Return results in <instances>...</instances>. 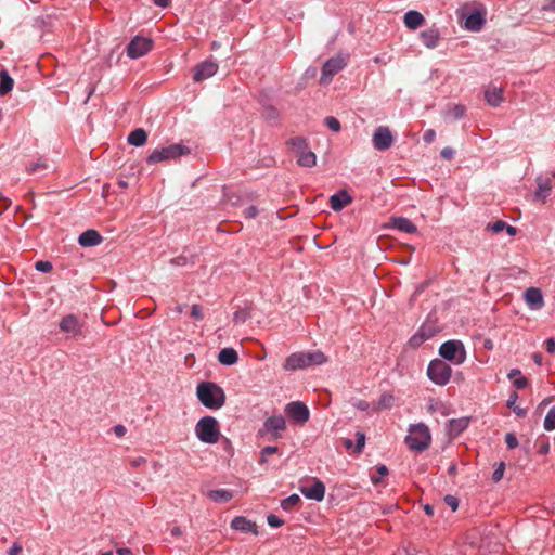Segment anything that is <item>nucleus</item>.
I'll return each mask as SVG.
<instances>
[{
	"label": "nucleus",
	"mask_w": 555,
	"mask_h": 555,
	"mask_svg": "<svg viewBox=\"0 0 555 555\" xmlns=\"http://www.w3.org/2000/svg\"><path fill=\"white\" fill-rule=\"evenodd\" d=\"M326 361L325 354L320 350L294 352L286 358L283 369L286 371L304 370L324 364Z\"/></svg>",
	"instance_id": "1"
},
{
	"label": "nucleus",
	"mask_w": 555,
	"mask_h": 555,
	"mask_svg": "<svg viewBox=\"0 0 555 555\" xmlns=\"http://www.w3.org/2000/svg\"><path fill=\"white\" fill-rule=\"evenodd\" d=\"M196 395L199 402L210 410H218L222 408L225 402L223 389L211 382L199 383L196 387Z\"/></svg>",
	"instance_id": "2"
},
{
	"label": "nucleus",
	"mask_w": 555,
	"mask_h": 555,
	"mask_svg": "<svg viewBox=\"0 0 555 555\" xmlns=\"http://www.w3.org/2000/svg\"><path fill=\"white\" fill-rule=\"evenodd\" d=\"M431 441L429 428L424 423L411 425L405 442L410 450L423 452Z\"/></svg>",
	"instance_id": "3"
},
{
	"label": "nucleus",
	"mask_w": 555,
	"mask_h": 555,
	"mask_svg": "<svg viewBox=\"0 0 555 555\" xmlns=\"http://www.w3.org/2000/svg\"><path fill=\"white\" fill-rule=\"evenodd\" d=\"M195 434L197 439L204 443H217L220 438L218 421L212 416L202 417L195 425Z\"/></svg>",
	"instance_id": "4"
},
{
	"label": "nucleus",
	"mask_w": 555,
	"mask_h": 555,
	"mask_svg": "<svg viewBox=\"0 0 555 555\" xmlns=\"http://www.w3.org/2000/svg\"><path fill=\"white\" fill-rule=\"evenodd\" d=\"M190 147L181 143L170 144L160 149L154 150L147 157L149 164H156L163 160L177 159L180 156L189 155Z\"/></svg>",
	"instance_id": "5"
},
{
	"label": "nucleus",
	"mask_w": 555,
	"mask_h": 555,
	"mask_svg": "<svg viewBox=\"0 0 555 555\" xmlns=\"http://www.w3.org/2000/svg\"><path fill=\"white\" fill-rule=\"evenodd\" d=\"M439 354L454 364H462L466 360V351L461 340H448L441 344Z\"/></svg>",
	"instance_id": "6"
},
{
	"label": "nucleus",
	"mask_w": 555,
	"mask_h": 555,
	"mask_svg": "<svg viewBox=\"0 0 555 555\" xmlns=\"http://www.w3.org/2000/svg\"><path fill=\"white\" fill-rule=\"evenodd\" d=\"M452 374V369L440 359L430 361L427 367L428 378L436 385L444 386L449 383Z\"/></svg>",
	"instance_id": "7"
},
{
	"label": "nucleus",
	"mask_w": 555,
	"mask_h": 555,
	"mask_svg": "<svg viewBox=\"0 0 555 555\" xmlns=\"http://www.w3.org/2000/svg\"><path fill=\"white\" fill-rule=\"evenodd\" d=\"M348 60V55L341 53L328 59L322 67L320 82L323 85L328 83L337 73L347 66Z\"/></svg>",
	"instance_id": "8"
},
{
	"label": "nucleus",
	"mask_w": 555,
	"mask_h": 555,
	"mask_svg": "<svg viewBox=\"0 0 555 555\" xmlns=\"http://www.w3.org/2000/svg\"><path fill=\"white\" fill-rule=\"evenodd\" d=\"M286 422L282 415H273L268 417L261 429H259L258 435L263 437L267 434L271 435V439L276 440L281 438V433L285 430Z\"/></svg>",
	"instance_id": "9"
},
{
	"label": "nucleus",
	"mask_w": 555,
	"mask_h": 555,
	"mask_svg": "<svg viewBox=\"0 0 555 555\" xmlns=\"http://www.w3.org/2000/svg\"><path fill=\"white\" fill-rule=\"evenodd\" d=\"M153 47V41L145 37L137 36L127 46V55L130 59H139L145 55Z\"/></svg>",
	"instance_id": "10"
},
{
	"label": "nucleus",
	"mask_w": 555,
	"mask_h": 555,
	"mask_svg": "<svg viewBox=\"0 0 555 555\" xmlns=\"http://www.w3.org/2000/svg\"><path fill=\"white\" fill-rule=\"evenodd\" d=\"M286 415L296 424H305L310 416L308 406L300 401H293L285 406Z\"/></svg>",
	"instance_id": "11"
},
{
	"label": "nucleus",
	"mask_w": 555,
	"mask_h": 555,
	"mask_svg": "<svg viewBox=\"0 0 555 555\" xmlns=\"http://www.w3.org/2000/svg\"><path fill=\"white\" fill-rule=\"evenodd\" d=\"M372 143L375 150L386 151L391 147L393 143V135L390 129L386 126H379L375 129Z\"/></svg>",
	"instance_id": "12"
},
{
	"label": "nucleus",
	"mask_w": 555,
	"mask_h": 555,
	"mask_svg": "<svg viewBox=\"0 0 555 555\" xmlns=\"http://www.w3.org/2000/svg\"><path fill=\"white\" fill-rule=\"evenodd\" d=\"M59 327L70 337H78L82 334V324L74 314L63 317L59 323Z\"/></svg>",
	"instance_id": "13"
},
{
	"label": "nucleus",
	"mask_w": 555,
	"mask_h": 555,
	"mask_svg": "<svg viewBox=\"0 0 555 555\" xmlns=\"http://www.w3.org/2000/svg\"><path fill=\"white\" fill-rule=\"evenodd\" d=\"M218 70V64L212 60H206L199 63L194 69L193 79L196 82L212 77Z\"/></svg>",
	"instance_id": "14"
},
{
	"label": "nucleus",
	"mask_w": 555,
	"mask_h": 555,
	"mask_svg": "<svg viewBox=\"0 0 555 555\" xmlns=\"http://www.w3.org/2000/svg\"><path fill=\"white\" fill-rule=\"evenodd\" d=\"M300 492L309 500L322 501L325 495V486L322 481L315 479L310 486H301Z\"/></svg>",
	"instance_id": "15"
},
{
	"label": "nucleus",
	"mask_w": 555,
	"mask_h": 555,
	"mask_svg": "<svg viewBox=\"0 0 555 555\" xmlns=\"http://www.w3.org/2000/svg\"><path fill=\"white\" fill-rule=\"evenodd\" d=\"M524 298L531 310H540L544 306L543 294L540 288L529 287L524 293Z\"/></svg>",
	"instance_id": "16"
},
{
	"label": "nucleus",
	"mask_w": 555,
	"mask_h": 555,
	"mask_svg": "<svg viewBox=\"0 0 555 555\" xmlns=\"http://www.w3.org/2000/svg\"><path fill=\"white\" fill-rule=\"evenodd\" d=\"M352 202V197L346 190H340L338 193L333 194L330 198L331 208L334 211L341 210L345 206Z\"/></svg>",
	"instance_id": "17"
},
{
	"label": "nucleus",
	"mask_w": 555,
	"mask_h": 555,
	"mask_svg": "<svg viewBox=\"0 0 555 555\" xmlns=\"http://www.w3.org/2000/svg\"><path fill=\"white\" fill-rule=\"evenodd\" d=\"M423 44L428 49H434L438 46L440 40V33L438 28L431 27L420 34Z\"/></svg>",
	"instance_id": "18"
},
{
	"label": "nucleus",
	"mask_w": 555,
	"mask_h": 555,
	"mask_svg": "<svg viewBox=\"0 0 555 555\" xmlns=\"http://www.w3.org/2000/svg\"><path fill=\"white\" fill-rule=\"evenodd\" d=\"M102 242V236L95 230H87L78 237L79 245L83 247L96 246Z\"/></svg>",
	"instance_id": "19"
},
{
	"label": "nucleus",
	"mask_w": 555,
	"mask_h": 555,
	"mask_svg": "<svg viewBox=\"0 0 555 555\" xmlns=\"http://www.w3.org/2000/svg\"><path fill=\"white\" fill-rule=\"evenodd\" d=\"M390 224L393 229L409 234L415 233L417 231L416 225L404 217L391 218Z\"/></svg>",
	"instance_id": "20"
},
{
	"label": "nucleus",
	"mask_w": 555,
	"mask_h": 555,
	"mask_svg": "<svg viewBox=\"0 0 555 555\" xmlns=\"http://www.w3.org/2000/svg\"><path fill=\"white\" fill-rule=\"evenodd\" d=\"M231 528L236 531L257 534L256 524L242 516H237L231 521Z\"/></svg>",
	"instance_id": "21"
},
{
	"label": "nucleus",
	"mask_w": 555,
	"mask_h": 555,
	"mask_svg": "<svg viewBox=\"0 0 555 555\" xmlns=\"http://www.w3.org/2000/svg\"><path fill=\"white\" fill-rule=\"evenodd\" d=\"M485 24V18L479 11L470 13L464 22V26L467 30L479 31Z\"/></svg>",
	"instance_id": "22"
},
{
	"label": "nucleus",
	"mask_w": 555,
	"mask_h": 555,
	"mask_svg": "<svg viewBox=\"0 0 555 555\" xmlns=\"http://www.w3.org/2000/svg\"><path fill=\"white\" fill-rule=\"evenodd\" d=\"M403 21L408 28L415 30L424 24L425 18L420 12L411 10L404 14Z\"/></svg>",
	"instance_id": "23"
},
{
	"label": "nucleus",
	"mask_w": 555,
	"mask_h": 555,
	"mask_svg": "<svg viewBox=\"0 0 555 555\" xmlns=\"http://www.w3.org/2000/svg\"><path fill=\"white\" fill-rule=\"evenodd\" d=\"M503 89L492 87L489 88L485 93V99L487 103L493 107L499 106L503 101Z\"/></svg>",
	"instance_id": "24"
},
{
	"label": "nucleus",
	"mask_w": 555,
	"mask_h": 555,
	"mask_svg": "<svg viewBox=\"0 0 555 555\" xmlns=\"http://www.w3.org/2000/svg\"><path fill=\"white\" fill-rule=\"evenodd\" d=\"M218 360L223 365H233L238 361V356L233 348H223L218 354Z\"/></svg>",
	"instance_id": "25"
},
{
	"label": "nucleus",
	"mask_w": 555,
	"mask_h": 555,
	"mask_svg": "<svg viewBox=\"0 0 555 555\" xmlns=\"http://www.w3.org/2000/svg\"><path fill=\"white\" fill-rule=\"evenodd\" d=\"M207 495L210 500L217 503H227L233 498L232 491L225 489L210 490Z\"/></svg>",
	"instance_id": "26"
},
{
	"label": "nucleus",
	"mask_w": 555,
	"mask_h": 555,
	"mask_svg": "<svg viewBox=\"0 0 555 555\" xmlns=\"http://www.w3.org/2000/svg\"><path fill=\"white\" fill-rule=\"evenodd\" d=\"M468 426V418L450 420L448 422V431L450 435L457 436Z\"/></svg>",
	"instance_id": "27"
},
{
	"label": "nucleus",
	"mask_w": 555,
	"mask_h": 555,
	"mask_svg": "<svg viewBox=\"0 0 555 555\" xmlns=\"http://www.w3.org/2000/svg\"><path fill=\"white\" fill-rule=\"evenodd\" d=\"M146 132L139 128L130 132L128 135V143L133 146H141L146 142Z\"/></svg>",
	"instance_id": "28"
},
{
	"label": "nucleus",
	"mask_w": 555,
	"mask_h": 555,
	"mask_svg": "<svg viewBox=\"0 0 555 555\" xmlns=\"http://www.w3.org/2000/svg\"><path fill=\"white\" fill-rule=\"evenodd\" d=\"M14 86V81L5 69L0 73V94H8Z\"/></svg>",
	"instance_id": "29"
},
{
	"label": "nucleus",
	"mask_w": 555,
	"mask_h": 555,
	"mask_svg": "<svg viewBox=\"0 0 555 555\" xmlns=\"http://www.w3.org/2000/svg\"><path fill=\"white\" fill-rule=\"evenodd\" d=\"M297 163L302 167H313L317 164V156L311 151H304L298 154Z\"/></svg>",
	"instance_id": "30"
},
{
	"label": "nucleus",
	"mask_w": 555,
	"mask_h": 555,
	"mask_svg": "<svg viewBox=\"0 0 555 555\" xmlns=\"http://www.w3.org/2000/svg\"><path fill=\"white\" fill-rule=\"evenodd\" d=\"M551 193V185L547 180L541 178L538 179V188L534 192V197L539 199H545Z\"/></svg>",
	"instance_id": "31"
},
{
	"label": "nucleus",
	"mask_w": 555,
	"mask_h": 555,
	"mask_svg": "<svg viewBox=\"0 0 555 555\" xmlns=\"http://www.w3.org/2000/svg\"><path fill=\"white\" fill-rule=\"evenodd\" d=\"M395 403V396L390 392H384L375 406L376 411L390 409Z\"/></svg>",
	"instance_id": "32"
},
{
	"label": "nucleus",
	"mask_w": 555,
	"mask_h": 555,
	"mask_svg": "<svg viewBox=\"0 0 555 555\" xmlns=\"http://www.w3.org/2000/svg\"><path fill=\"white\" fill-rule=\"evenodd\" d=\"M288 144L298 154L307 150V141L300 137L292 138Z\"/></svg>",
	"instance_id": "33"
},
{
	"label": "nucleus",
	"mask_w": 555,
	"mask_h": 555,
	"mask_svg": "<svg viewBox=\"0 0 555 555\" xmlns=\"http://www.w3.org/2000/svg\"><path fill=\"white\" fill-rule=\"evenodd\" d=\"M300 502V496L298 494H292L287 496L286 499L281 501V507L284 511H289L294 506H296Z\"/></svg>",
	"instance_id": "34"
},
{
	"label": "nucleus",
	"mask_w": 555,
	"mask_h": 555,
	"mask_svg": "<svg viewBox=\"0 0 555 555\" xmlns=\"http://www.w3.org/2000/svg\"><path fill=\"white\" fill-rule=\"evenodd\" d=\"M544 429L551 431L555 429V406L551 408L544 418Z\"/></svg>",
	"instance_id": "35"
},
{
	"label": "nucleus",
	"mask_w": 555,
	"mask_h": 555,
	"mask_svg": "<svg viewBox=\"0 0 555 555\" xmlns=\"http://www.w3.org/2000/svg\"><path fill=\"white\" fill-rule=\"evenodd\" d=\"M465 114V107L463 105H454L452 108H450L448 112H447V117H450V118H453V119H460L464 116Z\"/></svg>",
	"instance_id": "36"
},
{
	"label": "nucleus",
	"mask_w": 555,
	"mask_h": 555,
	"mask_svg": "<svg viewBox=\"0 0 555 555\" xmlns=\"http://www.w3.org/2000/svg\"><path fill=\"white\" fill-rule=\"evenodd\" d=\"M276 452H278V447H274V446L264 447L261 450L259 463L264 464L268 461V456L275 454Z\"/></svg>",
	"instance_id": "37"
},
{
	"label": "nucleus",
	"mask_w": 555,
	"mask_h": 555,
	"mask_svg": "<svg viewBox=\"0 0 555 555\" xmlns=\"http://www.w3.org/2000/svg\"><path fill=\"white\" fill-rule=\"evenodd\" d=\"M388 475V468L385 465L377 466L376 475L371 477L373 483L377 485L385 476Z\"/></svg>",
	"instance_id": "38"
},
{
	"label": "nucleus",
	"mask_w": 555,
	"mask_h": 555,
	"mask_svg": "<svg viewBox=\"0 0 555 555\" xmlns=\"http://www.w3.org/2000/svg\"><path fill=\"white\" fill-rule=\"evenodd\" d=\"M506 227V222L502 220H498L493 223H489L487 225V230L491 231L492 233H500L502 232Z\"/></svg>",
	"instance_id": "39"
},
{
	"label": "nucleus",
	"mask_w": 555,
	"mask_h": 555,
	"mask_svg": "<svg viewBox=\"0 0 555 555\" xmlns=\"http://www.w3.org/2000/svg\"><path fill=\"white\" fill-rule=\"evenodd\" d=\"M504 470H505V464H504V462H500L498 467L494 469V472L492 474V480L494 482H499L503 478Z\"/></svg>",
	"instance_id": "40"
},
{
	"label": "nucleus",
	"mask_w": 555,
	"mask_h": 555,
	"mask_svg": "<svg viewBox=\"0 0 555 555\" xmlns=\"http://www.w3.org/2000/svg\"><path fill=\"white\" fill-rule=\"evenodd\" d=\"M35 268L39 272L48 273L52 270V263L50 261L39 260L35 263Z\"/></svg>",
	"instance_id": "41"
},
{
	"label": "nucleus",
	"mask_w": 555,
	"mask_h": 555,
	"mask_svg": "<svg viewBox=\"0 0 555 555\" xmlns=\"http://www.w3.org/2000/svg\"><path fill=\"white\" fill-rule=\"evenodd\" d=\"M325 125L334 132H337L340 130V122L335 117H326L325 118Z\"/></svg>",
	"instance_id": "42"
},
{
	"label": "nucleus",
	"mask_w": 555,
	"mask_h": 555,
	"mask_svg": "<svg viewBox=\"0 0 555 555\" xmlns=\"http://www.w3.org/2000/svg\"><path fill=\"white\" fill-rule=\"evenodd\" d=\"M356 440H357V444H356V451L357 452H361L364 444H365V434L362 433V431H357L356 433Z\"/></svg>",
	"instance_id": "43"
},
{
	"label": "nucleus",
	"mask_w": 555,
	"mask_h": 555,
	"mask_svg": "<svg viewBox=\"0 0 555 555\" xmlns=\"http://www.w3.org/2000/svg\"><path fill=\"white\" fill-rule=\"evenodd\" d=\"M505 443L509 449H515L518 446V439L513 433L505 435Z\"/></svg>",
	"instance_id": "44"
},
{
	"label": "nucleus",
	"mask_w": 555,
	"mask_h": 555,
	"mask_svg": "<svg viewBox=\"0 0 555 555\" xmlns=\"http://www.w3.org/2000/svg\"><path fill=\"white\" fill-rule=\"evenodd\" d=\"M267 521H268V525L273 528H279L284 524V521L282 519H280L276 515H273V514H271L267 517Z\"/></svg>",
	"instance_id": "45"
},
{
	"label": "nucleus",
	"mask_w": 555,
	"mask_h": 555,
	"mask_svg": "<svg viewBox=\"0 0 555 555\" xmlns=\"http://www.w3.org/2000/svg\"><path fill=\"white\" fill-rule=\"evenodd\" d=\"M249 314L244 310L234 312L233 320L235 323H244L248 319Z\"/></svg>",
	"instance_id": "46"
},
{
	"label": "nucleus",
	"mask_w": 555,
	"mask_h": 555,
	"mask_svg": "<svg viewBox=\"0 0 555 555\" xmlns=\"http://www.w3.org/2000/svg\"><path fill=\"white\" fill-rule=\"evenodd\" d=\"M263 115L269 120H275L279 116V112L274 107L269 106L264 108Z\"/></svg>",
	"instance_id": "47"
},
{
	"label": "nucleus",
	"mask_w": 555,
	"mask_h": 555,
	"mask_svg": "<svg viewBox=\"0 0 555 555\" xmlns=\"http://www.w3.org/2000/svg\"><path fill=\"white\" fill-rule=\"evenodd\" d=\"M436 139V132L434 129H428L424 132V135H423V140L424 142H426L427 144H430L435 141Z\"/></svg>",
	"instance_id": "48"
},
{
	"label": "nucleus",
	"mask_w": 555,
	"mask_h": 555,
	"mask_svg": "<svg viewBox=\"0 0 555 555\" xmlns=\"http://www.w3.org/2000/svg\"><path fill=\"white\" fill-rule=\"evenodd\" d=\"M444 501H446V503H447V504L452 508V511H453V512L457 509V507H459V501H457V499H456L455 496H453V495H447V496L444 498Z\"/></svg>",
	"instance_id": "49"
},
{
	"label": "nucleus",
	"mask_w": 555,
	"mask_h": 555,
	"mask_svg": "<svg viewBox=\"0 0 555 555\" xmlns=\"http://www.w3.org/2000/svg\"><path fill=\"white\" fill-rule=\"evenodd\" d=\"M191 317L197 320L203 319L202 307L199 305H193L191 308Z\"/></svg>",
	"instance_id": "50"
},
{
	"label": "nucleus",
	"mask_w": 555,
	"mask_h": 555,
	"mask_svg": "<svg viewBox=\"0 0 555 555\" xmlns=\"http://www.w3.org/2000/svg\"><path fill=\"white\" fill-rule=\"evenodd\" d=\"M244 215L248 219L255 218L258 215V209L256 206H249L244 210Z\"/></svg>",
	"instance_id": "51"
},
{
	"label": "nucleus",
	"mask_w": 555,
	"mask_h": 555,
	"mask_svg": "<svg viewBox=\"0 0 555 555\" xmlns=\"http://www.w3.org/2000/svg\"><path fill=\"white\" fill-rule=\"evenodd\" d=\"M440 154L442 158L450 160L454 156V151L451 147H444L441 150Z\"/></svg>",
	"instance_id": "52"
},
{
	"label": "nucleus",
	"mask_w": 555,
	"mask_h": 555,
	"mask_svg": "<svg viewBox=\"0 0 555 555\" xmlns=\"http://www.w3.org/2000/svg\"><path fill=\"white\" fill-rule=\"evenodd\" d=\"M427 337L423 336V335H414L411 339H410V344L413 346V347H416V346H420Z\"/></svg>",
	"instance_id": "53"
},
{
	"label": "nucleus",
	"mask_w": 555,
	"mask_h": 555,
	"mask_svg": "<svg viewBox=\"0 0 555 555\" xmlns=\"http://www.w3.org/2000/svg\"><path fill=\"white\" fill-rule=\"evenodd\" d=\"M545 348L548 353H555V339L554 338H547L545 340Z\"/></svg>",
	"instance_id": "54"
},
{
	"label": "nucleus",
	"mask_w": 555,
	"mask_h": 555,
	"mask_svg": "<svg viewBox=\"0 0 555 555\" xmlns=\"http://www.w3.org/2000/svg\"><path fill=\"white\" fill-rule=\"evenodd\" d=\"M528 385V380L526 377H519L514 380V386L517 389H524Z\"/></svg>",
	"instance_id": "55"
},
{
	"label": "nucleus",
	"mask_w": 555,
	"mask_h": 555,
	"mask_svg": "<svg viewBox=\"0 0 555 555\" xmlns=\"http://www.w3.org/2000/svg\"><path fill=\"white\" fill-rule=\"evenodd\" d=\"M353 405L361 411H366L370 408V403L364 400H358L353 403Z\"/></svg>",
	"instance_id": "56"
},
{
	"label": "nucleus",
	"mask_w": 555,
	"mask_h": 555,
	"mask_svg": "<svg viewBox=\"0 0 555 555\" xmlns=\"http://www.w3.org/2000/svg\"><path fill=\"white\" fill-rule=\"evenodd\" d=\"M113 430H114V433H115V435H116L117 437H122V436H125V434H126V431H127V430H126V427H125L124 425H120V424H119V425L114 426Z\"/></svg>",
	"instance_id": "57"
},
{
	"label": "nucleus",
	"mask_w": 555,
	"mask_h": 555,
	"mask_svg": "<svg viewBox=\"0 0 555 555\" xmlns=\"http://www.w3.org/2000/svg\"><path fill=\"white\" fill-rule=\"evenodd\" d=\"M146 462V459L143 456H138L135 459L130 460V465L133 467H139L140 465L144 464Z\"/></svg>",
	"instance_id": "58"
},
{
	"label": "nucleus",
	"mask_w": 555,
	"mask_h": 555,
	"mask_svg": "<svg viewBox=\"0 0 555 555\" xmlns=\"http://www.w3.org/2000/svg\"><path fill=\"white\" fill-rule=\"evenodd\" d=\"M542 10L555 12V0H548V2L542 7Z\"/></svg>",
	"instance_id": "59"
},
{
	"label": "nucleus",
	"mask_w": 555,
	"mask_h": 555,
	"mask_svg": "<svg viewBox=\"0 0 555 555\" xmlns=\"http://www.w3.org/2000/svg\"><path fill=\"white\" fill-rule=\"evenodd\" d=\"M22 551V547L20 544L17 543H14L10 550H9V555H17L20 552Z\"/></svg>",
	"instance_id": "60"
},
{
	"label": "nucleus",
	"mask_w": 555,
	"mask_h": 555,
	"mask_svg": "<svg viewBox=\"0 0 555 555\" xmlns=\"http://www.w3.org/2000/svg\"><path fill=\"white\" fill-rule=\"evenodd\" d=\"M517 399H518L517 392H513L509 396V399L507 400V406L513 409L515 406V402Z\"/></svg>",
	"instance_id": "61"
},
{
	"label": "nucleus",
	"mask_w": 555,
	"mask_h": 555,
	"mask_svg": "<svg viewBox=\"0 0 555 555\" xmlns=\"http://www.w3.org/2000/svg\"><path fill=\"white\" fill-rule=\"evenodd\" d=\"M41 168H46V165L41 162H37V163L33 164L30 167H28V171L34 172Z\"/></svg>",
	"instance_id": "62"
},
{
	"label": "nucleus",
	"mask_w": 555,
	"mask_h": 555,
	"mask_svg": "<svg viewBox=\"0 0 555 555\" xmlns=\"http://www.w3.org/2000/svg\"><path fill=\"white\" fill-rule=\"evenodd\" d=\"M153 3L160 8H167L170 4V0H153Z\"/></svg>",
	"instance_id": "63"
},
{
	"label": "nucleus",
	"mask_w": 555,
	"mask_h": 555,
	"mask_svg": "<svg viewBox=\"0 0 555 555\" xmlns=\"http://www.w3.org/2000/svg\"><path fill=\"white\" fill-rule=\"evenodd\" d=\"M116 553L118 555H130L131 554V550L127 548V547H120V548H117Z\"/></svg>",
	"instance_id": "64"
}]
</instances>
